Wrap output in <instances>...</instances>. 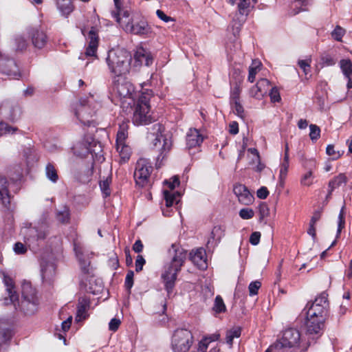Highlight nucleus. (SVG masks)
I'll return each instance as SVG.
<instances>
[{"label":"nucleus","instance_id":"1","mask_svg":"<svg viewBox=\"0 0 352 352\" xmlns=\"http://www.w3.org/2000/svg\"><path fill=\"white\" fill-rule=\"evenodd\" d=\"M168 254L171 257L170 262L164 267V272L162 278L165 284L167 292H172L177 279V274L181 270L187 258V251L179 244L173 243L168 250Z\"/></svg>","mask_w":352,"mask_h":352},{"label":"nucleus","instance_id":"2","mask_svg":"<svg viewBox=\"0 0 352 352\" xmlns=\"http://www.w3.org/2000/svg\"><path fill=\"white\" fill-rule=\"evenodd\" d=\"M105 60L113 77L126 76L130 72L132 56L124 48L111 49L108 52Z\"/></svg>","mask_w":352,"mask_h":352},{"label":"nucleus","instance_id":"3","mask_svg":"<svg viewBox=\"0 0 352 352\" xmlns=\"http://www.w3.org/2000/svg\"><path fill=\"white\" fill-rule=\"evenodd\" d=\"M126 76H113L112 84L110 88V94L112 100L115 102H120L121 105L124 107L135 104L133 95L135 89L133 84L127 80Z\"/></svg>","mask_w":352,"mask_h":352},{"label":"nucleus","instance_id":"4","mask_svg":"<svg viewBox=\"0 0 352 352\" xmlns=\"http://www.w3.org/2000/svg\"><path fill=\"white\" fill-rule=\"evenodd\" d=\"M152 96L151 90L145 89L142 91L133 111V122L135 124H148L152 122L149 105V100Z\"/></svg>","mask_w":352,"mask_h":352},{"label":"nucleus","instance_id":"5","mask_svg":"<svg viewBox=\"0 0 352 352\" xmlns=\"http://www.w3.org/2000/svg\"><path fill=\"white\" fill-rule=\"evenodd\" d=\"M19 309L25 314H33L38 309V299L36 296V289L30 283H24L22 286V298L20 302L18 299L14 302ZM14 306L16 308V304Z\"/></svg>","mask_w":352,"mask_h":352},{"label":"nucleus","instance_id":"6","mask_svg":"<svg viewBox=\"0 0 352 352\" xmlns=\"http://www.w3.org/2000/svg\"><path fill=\"white\" fill-rule=\"evenodd\" d=\"M192 333L186 329H178L173 334L171 349L173 352H188L192 344Z\"/></svg>","mask_w":352,"mask_h":352},{"label":"nucleus","instance_id":"7","mask_svg":"<svg viewBox=\"0 0 352 352\" xmlns=\"http://www.w3.org/2000/svg\"><path fill=\"white\" fill-rule=\"evenodd\" d=\"M129 125L127 122H123L119 125V129L116 137V149L120 157V162L124 163L131 157V148L126 144V140L128 137Z\"/></svg>","mask_w":352,"mask_h":352},{"label":"nucleus","instance_id":"8","mask_svg":"<svg viewBox=\"0 0 352 352\" xmlns=\"http://www.w3.org/2000/svg\"><path fill=\"white\" fill-rule=\"evenodd\" d=\"M300 340V332L293 328L286 329L282 338L274 344L276 350L296 349L299 346Z\"/></svg>","mask_w":352,"mask_h":352},{"label":"nucleus","instance_id":"9","mask_svg":"<svg viewBox=\"0 0 352 352\" xmlns=\"http://www.w3.org/2000/svg\"><path fill=\"white\" fill-rule=\"evenodd\" d=\"M153 170L151 163L144 158L140 159L135 165L134 179L140 186H145L149 182L150 175Z\"/></svg>","mask_w":352,"mask_h":352},{"label":"nucleus","instance_id":"10","mask_svg":"<svg viewBox=\"0 0 352 352\" xmlns=\"http://www.w3.org/2000/svg\"><path fill=\"white\" fill-rule=\"evenodd\" d=\"M228 3L232 6L236 3L239 14L242 16H246L254 7V5L256 3V0H228ZM245 20V17H243L239 23L234 21L232 25L234 35L239 32L241 26Z\"/></svg>","mask_w":352,"mask_h":352},{"label":"nucleus","instance_id":"11","mask_svg":"<svg viewBox=\"0 0 352 352\" xmlns=\"http://www.w3.org/2000/svg\"><path fill=\"white\" fill-rule=\"evenodd\" d=\"M0 74L12 78L21 76L19 67L15 60L0 54Z\"/></svg>","mask_w":352,"mask_h":352},{"label":"nucleus","instance_id":"12","mask_svg":"<svg viewBox=\"0 0 352 352\" xmlns=\"http://www.w3.org/2000/svg\"><path fill=\"white\" fill-rule=\"evenodd\" d=\"M123 28L126 32L140 36H146L151 32V27L143 19L139 21L132 19L123 25Z\"/></svg>","mask_w":352,"mask_h":352},{"label":"nucleus","instance_id":"13","mask_svg":"<svg viewBox=\"0 0 352 352\" xmlns=\"http://www.w3.org/2000/svg\"><path fill=\"white\" fill-rule=\"evenodd\" d=\"M0 113L2 114L5 118L10 121H14L20 116V108L16 104L6 100L0 106Z\"/></svg>","mask_w":352,"mask_h":352},{"label":"nucleus","instance_id":"14","mask_svg":"<svg viewBox=\"0 0 352 352\" xmlns=\"http://www.w3.org/2000/svg\"><path fill=\"white\" fill-rule=\"evenodd\" d=\"M88 46L84 54L79 56L80 59L84 60L85 58L96 56L98 46V36L94 28H91L88 33Z\"/></svg>","mask_w":352,"mask_h":352},{"label":"nucleus","instance_id":"15","mask_svg":"<svg viewBox=\"0 0 352 352\" xmlns=\"http://www.w3.org/2000/svg\"><path fill=\"white\" fill-rule=\"evenodd\" d=\"M75 115L79 121L84 125L90 126L93 122L90 120L92 116L89 107L85 100L80 101L75 110Z\"/></svg>","mask_w":352,"mask_h":352},{"label":"nucleus","instance_id":"16","mask_svg":"<svg viewBox=\"0 0 352 352\" xmlns=\"http://www.w3.org/2000/svg\"><path fill=\"white\" fill-rule=\"evenodd\" d=\"M32 45L38 49L43 48L47 42V36L45 32L38 28H33L29 32Z\"/></svg>","mask_w":352,"mask_h":352},{"label":"nucleus","instance_id":"17","mask_svg":"<svg viewBox=\"0 0 352 352\" xmlns=\"http://www.w3.org/2000/svg\"><path fill=\"white\" fill-rule=\"evenodd\" d=\"M324 318L307 317L306 332L308 335H321L324 327Z\"/></svg>","mask_w":352,"mask_h":352},{"label":"nucleus","instance_id":"18","mask_svg":"<svg viewBox=\"0 0 352 352\" xmlns=\"http://www.w3.org/2000/svg\"><path fill=\"white\" fill-rule=\"evenodd\" d=\"M93 144H94V140L92 136L89 135L74 146V152L80 157H85L92 151L91 146Z\"/></svg>","mask_w":352,"mask_h":352},{"label":"nucleus","instance_id":"19","mask_svg":"<svg viewBox=\"0 0 352 352\" xmlns=\"http://www.w3.org/2000/svg\"><path fill=\"white\" fill-rule=\"evenodd\" d=\"M234 193L238 197L239 201L244 205L250 204L254 197L247 188V187L243 184H237L234 185L233 189Z\"/></svg>","mask_w":352,"mask_h":352},{"label":"nucleus","instance_id":"20","mask_svg":"<svg viewBox=\"0 0 352 352\" xmlns=\"http://www.w3.org/2000/svg\"><path fill=\"white\" fill-rule=\"evenodd\" d=\"M203 140V136L196 129H190L186 134V146L188 149L199 146Z\"/></svg>","mask_w":352,"mask_h":352},{"label":"nucleus","instance_id":"21","mask_svg":"<svg viewBox=\"0 0 352 352\" xmlns=\"http://www.w3.org/2000/svg\"><path fill=\"white\" fill-rule=\"evenodd\" d=\"M190 258L192 262L199 269H206L207 267L206 251L203 248H199L190 253Z\"/></svg>","mask_w":352,"mask_h":352},{"label":"nucleus","instance_id":"22","mask_svg":"<svg viewBox=\"0 0 352 352\" xmlns=\"http://www.w3.org/2000/svg\"><path fill=\"white\" fill-rule=\"evenodd\" d=\"M48 232L45 226H41L40 228H30L28 230L27 239L29 241L43 240L47 235Z\"/></svg>","mask_w":352,"mask_h":352},{"label":"nucleus","instance_id":"23","mask_svg":"<svg viewBox=\"0 0 352 352\" xmlns=\"http://www.w3.org/2000/svg\"><path fill=\"white\" fill-rule=\"evenodd\" d=\"M9 184L6 177L0 176V200L7 207L10 203Z\"/></svg>","mask_w":352,"mask_h":352},{"label":"nucleus","instance_id":"24","mask_svg":"<svg viewBox=\"0 0 352 352\" xmlns=\"http://www.w3.org/2000/svg\"><path fill=\"white\" fill-rule=\"evenodd\" d=\"M307 310V317L324 318L327 311V309L323 308L321 305H317L314 304L307 303L305 310Z\"/></svg>","mask_w":352,"mask_h":352},{"label":"nucleus","instance_id":"25","mask_svg":"<svg viewBox=\"0 0 352 352\" xmlns=\"http://www.w3.org/2000/svg\"><path fill=\"white\" fill-rule=\"evenodd\" d=\"M89 306V301L87 299L82 298L79 300L76 317V320L77 322H80L88 317L87 311Z\"/></svg>","mask_w":352,"mask_h":352},{"label":"nucleus","instance_id":"26","mask_svg":"<svg viewBox=\"0 0 352 352\" xmlns=\"http://www.w3.org/2000/svg\"><path fill=\"white\" fill-rule=\"evenodd\" d=\"M153 145L155 148H159L162 153L168 151L172 146L171 140L166 138L164 135L160 134L156 136L153 140Z\"/></svg>","mask_w":352,"mask_h":352},{"label":"nucleus","instance_id":"27","mask_svg":"<svg viewBox=\"0 0 352 352\" xmlns=\"http://www.w3.org/2000/svg\"><path fill=\"white\" fill-rule=\"evenodd\" d=\"M134 58L140 65L144 64L146 66H149L153 63V57L144 48H140L136 51Z\"/></svg>","mask_w":352,"mask_h":352},{"label":"nucleus","instance_id":"28","mask_svg":"<svg viewBox=\"0 0 352 352\" xmlns=\"http://www.w3.org/2000/svg\"><path fill=\"white\" fill-rule=\"evenodd\" d=\"M341 69L348 79L347 88H352V63L350 60L342 59L340 60Z\"/></svg>","mask_w":352,"mask_h":352},{"label":"nucleus","instance_id":"29","mask_svg":"<svg viewBox=\"0 0 352 352\" xmlns=\"http://www.w3.org/2000/svg\"><path fill=\"white\" fill-rule=\"evenodd\" d=\"M347 181L348 179L344 173H340L334 177L329 182L328 187L329 188V194H331L335 189L339 188L342 184H346Z\"/></svg>","mask_w":352,"mask_h":352},{"label":"nucleus","instance_id":"30","mask_svg":"<svg viewBox=\"0 0 352 352\" xmlns=\"http://www.w3.org/2000/svg\"><path fill=\"white\" fill-rule=\"evenodd\" d=\"M74 251L76 255V257L78 259V261L80 265L81 270L84 273L89 272V267L90 265V261L88 259H85L83 258V252L82 248L79 245L75 244L74 245Z\"/></svg>","mask_w":352,"mask_h":352},{"label":"nucleus","instance_id":"31","mask_svg":"<svg viewBox=\"0 0 352 352\" xmlns=\"http://www.w3.org/2000/svg\"><path fill=\"white\" fill-rule=\"evenodd\" d=\"M163 194L167 208L171 207L174 204H177L179 201L180 194L178 192L164 190Z\"/></svg>","mask_w":352,"mask_h":352},{"label":"nucleus","instance_id":"32","mask_svg":"<svg viewBox=\"0 0 352 352\" xmlns=\"http://www.w3.org/2000/svg\"><path fill=\"white\" fill-rule=\"evenodd\" d=\"M4 283L6 286V291L9 296L10 301L14 304V306H16L14 302L18 299V296L16 294L12 280L8 276H4Z\"/></svg>","mask_w":352,"mask_h":352},{"label":"nucleus","instance_id":"33","mask_svg":"<svg viewBox=\"0 0 352 352\" xmlns=\"http://www.w3.org/2000/svg\"><path fill=\"white\" fill-rule=\"evenodd\" d=\"M57 8L63 16H67L74 10L70 0H58Z\"/></svg>","mask_w":352,"mask_h":352},{"label":"nucleus","instance_id":"34","mask_svg":"<svg viewBox=\"0 0 352 352\" xmlns=\"http://www.w3.org/2000/svg\"><path fill=\"white\" fill-rule=\"evenodd\" d=\"M223 236L224 230L219 226H214L211 232V236L208 241V243H212L216 245Z\"/></svg>","mask_w":352,"mask_h":352},{"label":"nucleus","instance_id":"35","mask_svg":"<svg viewBox=\"0 0 352 352\" xmlns=\"http://www.w3.org/2000/svg\"><path fill=\"white\" fill-rule=\"evenodd\" d=\"M261 66V63L258 60H254L249 67V74L248 77V80L250 82H253L255 80L256 75L258 72L260 70V67Z\"/></svg>","mask_w":352,"mask_h":352},{"label":"nucleus","instance_id":"36","mask_svg":"<svg viewBox=\"0 0 352 352\" xmlns=\"http://www.w3.org/2000/svg\"><path fill=\"white\" fill-rule=\"evenodd\" d=\"M248 152L253 155L251 163L257 164L256 170L258 172L262 171L265 168V165L261 162L260 155L257 149L250 148L248 149Z\"/></svg>","mask_w":352,"mask_h":352},{"label":"nucleus","instance_id":"37","mask_svg":"<svg viewBox=\"0 0 352 352\" xmlns=\"http://www.w3.org/2000/svg\"><path fill=\"white\" fill-rule=\"evenodd\" d=\"M116 11L112 12L113 16L116 19V21L120 23V25H122V18H129L130 13L128 10H122L121 8V2L120 1V8H118L116 6Z\"/></svg>","mask_w":352,"mask_h":352},{"label":"nucleus","instance_id":"38","mask_svg":"<svg viewBox=\"0 0 352 352\" xmlns=\"http://www.w3.org/2000/svg\"><path fill=\"white\" fill-rule=\"evenodd\" d=\"M111 183V177L108 176L100 182V188L104 197L111 195L110 184Z\"/></svg>","mask_w":352,"mask_h":352},{"label":"nucleus","instance_id":"39","mask_svg":"<svg viewBox=\"0 0 352 352\" xmlns=\"http://www.w3.org/2000/svg\"><path fill=\"white\" fill-rule=\"evenodd\" d=\"M311 4L310 0H294L292 6L294 8H298L296 11H294L293 14H296L300 11H305L307 10V7Z\"/></svg>","mask_w":352,"mask_h":352},{"label":"nucleus","instance_id":"40","mask_svg":"<svg viewBox=\"0 0 352 352\" xmlns=\"http://www.w3.org/2000/svg\"><path fill=\"white\" fill-rule=\"evenodd\" d=\"M45 174L47 177L52 182L55 183L58 179V176L54 166L49 163L45 168Z\"/></svg>","mask_w":352,"mask_h":352},{"label":"nucleus","instance_id":"41","mask_svg":"<svg viewBox=\"0 0 352 352\" xmlns=\"http://www.w3.org/2000/svg\"><path fill=\"white\" fill-rule=\"evenodd\" d=\"M241 333V329L239 327L233 328L229 330L226 334V342L232 346L234 338L240 337Z\"/></svg>","mask_w":352,"mask_h":352},{"label":"nucleus","instance_id":"42","mask_svg":"<svg viewBox=\"0 0 352 352\" xmlns=\"http://www.w3.org/2000/svg\"><path fill=\"white\" fill-rule=\"evenodd\" d=\"M258 89H260L262 97H263L270 89V82L266 78L260 79L256 83Z\"/></svg>","mask_w":352,"mask_h":352},{"label":"nucleus","instance_id":"43","mask_svg":"<svg viewBox=\"0 0 352 352\" xmlns=\"http://www.w3.org/2000/svg\"><path fill=\"white\" fill-rule=\"evenodd\" d=\"M69 219V209L63 206L61 210L56 212V219L63 223H67Z\"/></svg>","mask_w":352,"mask_h":352},{"label":"nucleus","instance_id":"44","mask_svg":"<svg viewBox=\"0 0 352 352\" xmlns=\"http://www.w3.org/2000/svg\"><path fill=\"white\" fill-rule=\"evenodd\" d=\"M212 309L217 314L223 313L226 311V305L222 298L220 296H216Z\"/></svg>","mask_w":352,"mask_h":352},{"label":"nucleus","instance_id":"45","mask_svg":"<svg viewBox=\"0 0 352 352\" xmlns=\"http://www.w3.org/2000/svg\"><path fill=\"white\" fill-rule=\"evenodd\" d=\"M289 158H287V156H284L283 160L280 166L279 178L280 180L284 179L287 176L289 165Z\"/></svg>","mask_w":352,"mask_h":352},{"label":"nucleus","instance_id":"46","mask_svg":"<svg viewBox=\"0 0 352 352\" xmlns=\"http://www.w3.org/2000/svg\"><path fill=\"white\" fill-rule=\"evenodd\" d=\"M17 130L16 127L11 126L6 122H0V136L7 134H13Z\"/></svg>","mask_w":352,"mask_h":352},{"label":"nucleus","instance_id":"47","mask_svg":"<svg viewBox=\"0 0 352 352\" xmlns=\"http://www.w3.org/2000/svg\"><path fill=\"white\" fill-rule=\"evenodd\" d=\"M241 88L237 83L231 89L230 91V103L239 102Z\"/></svg>","mask_w":352,"mask_h":352},{"label":"nucleus","instance_id":"48","mask_svg":"<svg viewBox=\"0 0 352 352\" xmlns=\"http://www.w3.org/2000/svg\"><path fill=\"white\" fill-rule=\"evenodd\" d=\"M314 179V177L313 175V173L307 171L302 176L300 179V184L304 186H310L313 184Z\"/></svg>","mask_w":352,"mask_h":352},{"label":"nucleus","instance_id":"49","mask_svg":"<svg viewBox=\"0 0 352 352\" xmlns=\"http://www.w3.org/2000/svg\"><path fill=\"white\" fill-rule=\"evenodd\" d=\"M309 129H310V133H309L310 139L312 141L317 140L320 138V128L317 125L311 124L309 125Z\"/></svg>","mask_w":352,"mask_h":352},{"label":"nucleus","instance_id":"50","mask_svg":"<svg viewBox=\"0 0 352 352\" xmlns=\"http://www.w3.org/2000/svg\"><path fill=\"white\" fill-rule=\"evenodd\" d=\"M12 336V332L10 329H6L0 330V345L10 340Z\"/></svg>","mask_w":352,"mask_h":352},{"label":"nucleus","instance_id":"51","mask_svg":"<svg viewBox=\"0 0 352 352\" xmlns=\"http://www.w3.org/2000/svg\"><path fill=\"white\" fill-rule=\"evenodd\" d=\"M302 165L307 171L313 173L316 168V162L314 159H305L302 162Z\"/></svg>","mask_w":352,"mask_h":352},{"label":"nucleus","instance_id":"52","mask_svg":"<svg viewBox=\"0 0 352 352\" xmlns=\"http://www.w3.org/2000/svg\"><path fill=\"white\" fill-rule=\"evenodd\" d=\"M311 304L321 305L323 308L327 309L328 302H327V295L325 293H322L318 297H317L314 302Z\"/></svg>","mask_w":352,"mask_h":352},{"label":"nucleus","instance_id":"53","mask_svg":"<svg viewBox=\"0 0 352 352\" xmlns=\"http://www.w3.org/2000/svg\"><path fill=\"white\" fill-rule=\"evenodd\" d=\"M254 215V212L252 208H245L239 211V216L243 219H250Z\"/></svg>","mask_w":352,"mask_h":352},{"label":"nucleus","instance_id":"54","mask_svg":"<svg viewBox=\"0 0 352 352\" xmlns=\"http://www.w3.org/2000/svg\"><path fill=\"white\" fill-rule=\"evenodd\" d=\"M336 63V60L329 54H324L321 56V64L322 66H332Z\"/></svg>","mask_w":352,"mask_h":352},{"label":"nucleus","instance_id":"55","mask_svg":"<svg viewBox=\"0 0 352 352\" xmlns=\"http://www.w3.org/2000/svg\"><path fill=\"white\" fill-rule=\"evenodd\" d=\"M310 63L311 59L300 60H298V65L302 69L305 75H307L310 72Z\"/></svg>","mask_w":352,"mask_h":352},{"label":"nucleus","instance_id":"56","mask_svg":"<svg viewBox=\"0 0 352 352\" xmlns=\"http://www.w3.org/2000/svg\"><path fill=\"white\" fill-rule=\"evenodd\" d=\"M133 276L134 273L133 271H129L125 278V287L129 292H130L131 287L133 285Z\"/></svg>","mask_w":352,"mask_h":352},{"label":"nucleus","instance_id":"57","mask_svg":"<svg viewBox=\"0 0 352 352\" xmlns=\"http://www.w3.org/2000/svg\"><path fill=\"white\" fill-rule=\"evenodd\" d=\"M54 266L53 265H49L46 267H43L41 269V273L43 278H48L50 276L54 273Z\"/></svg>","mask_w":352,"mask_h":352},{"label":"nucleus","instance_id":"58","mask_svg":"<svg viewBox=\"0 0 352 352\" xmlns=\"http://www.w3.org/2000/svg\"><path fill=\"white\" fill-rule=\"evenodd\" d=\"M261 286V283L258 280L253 281L250 283L249 285V292L250 296H254L257 294L258 290Z\"/></svg>","mask_w":352,"mask_h":352},{"label":"nucleus","instance_id":"59","mask_svg":"<svg viewBox=\"0 0 352 352\" xmlns=\"http://www.w3.org/2000/svg\"><path fill=\"white\" fill-rule=\"evenodd\" d=\"M230 104L234 105L233 110L235 113L241 118H243L245 116L244 109L240 102H235Z\"/></svg>","mask_w":352,"mask_h":352},{"label":"nucleus","instance_id":"60","mask_svg":"<svg viewBox=\"0 0 352 352\" xmlns=\"http://www.w3.org/2000/svg\"><path fill=\"white\" fill-rule=\"evenodd\" d=\"M326 153L328 155L331 156L333 160H337L341 155L339 151H335L334 146L332 144H329L327 146Z\"/></svg>","mask_w":352,"mask_h":352},{"label":"nucleus","instance_id":"61","mask_svg":"<svg viewBox=\"0 0 352 352\" xmlns=\"http://www.w3.org/2000/svg\"><path fill=\"white\" fill-rule=\"evenodd\" d=\"M13 250L16 254H23L27 251V248L25 245L21 242L16 243L14 245Z\"/></svg>","mask_w":352,"mask_h":352},{"label":"nucleus","instance_id":"62","mask_svg":"<svg viewBox=\"0 0 352 352\" xmlns=\"http://www.w3.org/2000/svg\"><path fill=\"white\" fill-rule=\"evenodd\" d=\"M344 34V30L342 28L337 26L332 32V36L337 41H341Z\"/></svg>","mask_w":352,"mask_h":352},{"label":"nucleus","instance_id":"63","mask_svg":"<svg viewBox=\"0 0 352 352\" xmlns=\"http://www.w3.org/2000/svg\"><path fill=\"white\" fill-rule=\"evenodd\" d=\"M270 96L273 102H279L280 100L279 91L276 87L270 89Z\"/></svg>","mask_w":352,"mask_h":352},{"label":"nucleus","instance_id":"64","mask_svg":"<svg viewBox=\"0 0 352 352\" xmlns=\"http://www.w3.org/2000/svg\"><path fill=\"white\" fill-rule=\"evenodd\" d=\"M121 324V321L118 318H112L109 323V329L112 331H116L120 325Z\"/></svg>","mask_w":352,"mask_h":352}]
</instances>
